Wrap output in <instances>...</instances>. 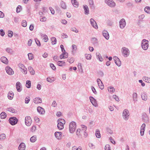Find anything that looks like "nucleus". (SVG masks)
<instances>
[{"mask_svg": "<svg viewBox=\"0 0 150 150\" xmlns=\"http://www.w3.org/2000/svg\"><path fill=\"white\" fill-rule=\"evenodd\" d=\"M76 128V123L72 122L70 123L69 125V131L71 133H73L75 131Z\"/></svg>", "mask_w": 150, "mask_h": 150, "instance_id": "1", "label": "nucleus"}, {"mask_svg": "<svg viewBox=\"0 0 150 150\" xmlns=\"http://www.w3.org/2000/svg\"><path fill=\"white\" fill-rule=\"evenodd\" d=\"M130 114L128 110L127 109H125L122 113V117L124 120H125L128 119L129 117Z\"/></svg>", "mask_w": 150, "mask_h": 150, "instance_id": "2", "label": "nucleus"}, {"mask_svg": "<svg viewBox=\"0 0 150 150\" xmlns=\"http://www.w3.org/2000/svg\"><path fill=\"white\" fill-rule=\"evenodd\" d=\"M148 41L145 39L142 40V49L144 50H146L148 47Z\"/></svg>", "mask_w": 150, "mask_h": 150, "instance_id": "3", "label": "nucleus"}, {"mask_svg": "<svg viewBox=\"0 0 150 150\" xmlns=\"http://www.w3.org/2000/svg\"><path fill=\"white\" fill-rule=\"evenodd\" d=\"M105 2L108 6L111 7H114L116 5L115 2L113 0H105Z\"/></svg>", "mask_w": 150, "mask_h": 150, "instance_id": "4", "label": "nucleus"}, {"mask_svg": "<svg viewBox=\"0 0 150 150\" xmlns=\"http://www.w3.org/2000/svg\"><path fill=\"white\" fill-rule=\"evenodd\" d=\"M18 66L21 69L22 72L23 74H27V69L23 64L19 63L18 64Z\"/></svg>", "mask_w": 150, "mask_h": 150, "instance_id": "5", "label": "nucleus"}, {"mask_svg": "<svg viewBox=\"0 0 150 150\" xmlns=\"http://www.w3.org/2000/svg\"><path fill=\"white\" fill-rule=\"evenodd\" d=\"M122 52L125 57H127L129 54V49L125 47H124L122 48Z\"/></svg>", "mask_w": 150, "mask_h": 150, "instance_id": "6", "label": "nucleus"}, {"mask_svg": "<svg viewBox=\"0 0 150 150\" xmlns=\"http://www.w3.org/2000/svg\"><path fill=\"white\" fill-rule=\"evenodd\" d=\"M18 121L17 119L15 117H11L9 120V122L12 125H15L16 124Z\"/></svg>", "mask_w": 150, "mask_h": 150, "instance_id": "7", "label": "nucleus"}, {"mask_svg": "<svg viewBox=\"0 0 150 150\" xmlns=\"http://www.w3.org/2000/svg\"><path fill=\"white\" fill-rule=\"evenodd\" d=\"M32 123V120L31 117L29 116H27L25 118V125L28 126H30Z\"/></svg>", "mask_w": 150, "mask_h": 150, "instance_id": "8", "label": "nucleus"}, {"mask_svg": "<svg viewBox=\"0 0 150 150\" xmlns=\"http://www.w3.org/2000/svg\"><path fill=\"white\" fill-rule=\"evenodd\" d=\"M119 26L121 29L124 28L126 25V22L124 18L121 19L119 21Z\"/></svg>", "mask_w": 150, "mask_h": 150, "instance_id": "9", "label": "nucleus"}, {"mask_svg": "<svg viewBox=\"0 0 150 150\" xmlns=\"http://www.w3.org/2000/svg\"><path fill=\"white\" fill-rule=\"evenodd\" d=\"M5 69L7 73L9 75H11L14 74L13 71L10 67L8 66L6 67Z\"/></svg>", "mask_w": 150, "mask_h": 150, "instance_id": "10", "label": "nucleus"}, {"mask_svg": "<svg viewBox=\"0 0 150 150\" xmlns=\"http://www.w3.org/2000/svg\"><path fill=\"white\" fill-rule=\"evenodd\" d=\"M89 99L93 106L96 107L98 106V104L97 103L96 100L93 97L90 96L89 97Z\"/></svg>", "mask_w": 150, "mask_h": 150, "instance_id": "11", "label": "nucleus"}, {"mask_svg": "<svg viewBox=\"0 0 150 150\" xmlns=\"http://www.w3.org/2000/svg\"><path fill=\"white\" fill-rule=\"evenodd\" d=\"M90 23L92 26H93L94 28L96 29H97L98 28L97 24L94 19L91 18L90 19Z\"/></svg>", "mask_w": 150, "mask_h": 150, "instance_id": "12", "label": "nucleus"}, {"mask_svg": "<svg viewBox=\"0 0 150 150\" xmlns=\"http://www.w3.org/2000/svg\"><path fill=\"white\" fill-rule=\"evenodd\" d=\"M146 125L145 123L142 124L141 126L140 130V133L141 136H143L144 135Z\"/></svg>", "mask_w": 150, "mask_h": 150, "instance_id": "13", "label": "nucleus"}, {"mask_svg": "<svg viewBox=\"0 0 150 150\" xmlns=\"http://www.w3.org/2000/svg\"><path fill=\"white\" fill-rule=\"evenodd\" d=\"M97 81L99 88L101 90L103 89L104 88V86L100 79H98Z\"/></svg>", "mask_w": 150, "mask_h": 150, "instance_id": "14", "label": "nucleus"}, {"mask_svg": "<svg viewBox=\"0 0 150 150\" xmlns=\"http://www.w3.org/2000/svg\"><path fill=\"white\" fill-rule=\"evenodd\" d=\"M113 59L115 61V62L116 65L118 67H120L121 65V62L120 59L116 56L113 57Z\"/></svg>", "mask_w": 150, "mask_h": 150, "instance_id": "15", "label": "nucleus"}, {"mask_svg": "<svg viewBox=\"0 0 150 150\" xmlns=\"http://www.w3.org/2000/svg\"><path fill=\"white\" fill-rule=\"evenodd\" d=\"M16 88L18 92H20L22 90V87L21 84L19 82H17L16 85Z\"/></svg>", "mask_w": 150, "mask_h": 150, "instance_id": "16", "label": "nucleus"}, {"mask_svg": "<svg viewBox=\"0 0 150 150\" xmlns=\"http://www.w3.org/2000/svg\"><path fill=\"white\" fill-rule=\"evenodd\" d=\"M68 54L66 52H62V54L60 55L59 58L61 59H66L68 58Z\"/></svg>", "mask_w": 150, "mask_h": 150, "instance_id": "17", "label": "nucleus"}, {"mask_svg": "<svg viewBox=\"0 0 150 150\" xmlns=\"http://www.w3.org/2000/svg\"><path fill=\"white\" fill-rule=\"evenodd\" d=\"M62 134L61 132H56L54 133V135L57 139H61Z\"/></svg>", "mask_w": 150, "mask_h": 150, "instance_id": "18", "label": "nucleus"}, {"mask_svg": "<svg viewBox=\"0 0 150 150\" xmlns=\"http://www.w3.org/2000/svg\"><path fill=\"white\" fill-rule=\"evenodd\" d=\"M37 110L38 112L41 114H44L45 112L44 109L40 106L37 107Z\"/></svg>", "mask_w": 150, "mask_h": 150, "instance_id": "19", "label": "nucleus"}, {"mask_svg": "<svg viewBox=\"0 0 150 150\" xmlns=\"http://www.w3.org/2000/svg\"><path fill=\"white\" fill-rule=\"evenodd\" d=\"M0 60L2 62L4 63L7 64L8 63V60L7 58L5 57H2L0 58Z\"/></svg>", "mask_w": 150, "mask_h": 150, "instance_id": "20", "label": "nucleus"}, {"mask_svg": "<svg viewBox=\"0 0 150 150\" xmlns=\"http://www.w3.org/2000/svg\"><path fill=\"white\" fill-rule=\"evenodd\" d=\"M71 3L73 6L76 8H78L79 6V3L76 0H71Z\"/></svg>", "mask_w": 150, "mask_h": 150, "instance_id": "21", "label": "nucleus"}, {"mask_svg": "<svg viewBox=\"0 0 150 150\" xmlns=\"http://www.w3.org/2000/svg\"><path fill=\"white\" fill-rule=\"evenodd\" d=\"M25 144L23 143H21L18 147L19 150H25Z\"/></svg>", "mask_w": 150, "mask_h": 150, "instance_id": "22", "label": "nucleus"}, {"mask_svg": "<svg viewBox=\"0 0 150 150\" xmlns=\"http://www.w3.org/2000/svg\"><path fill=\"white\" fill-rule=\"evenodd\" d=\"M13 96L14 93L12 91H10L8 93V97L9 99L12 100L13 98Z\"/></svg>", "mask_w": 150, "mask_h": 150, "instance_id": "23", "label": "nucleus"}, {"mask_svg": "<svg viewBox=\"0 0 150 150\" xmlns=\"http://www.w3.org/2000/svg\"><path fill=\"white\" fill-rule=\"evenodd\" d=\"M34 102L36 104L41 103L42 102V100L40 98H36L34 99Z\"/></svg>", "mask_w": 150, "mask_h": 150, "instance_id": "24", "label": "nucleus"}, {"mask_svg": "<svg viewBox=\"0 0 150 150\" xmlns=\"http://www.w3.org/2000/svg\"><path fill=\"white\" fill-rule=\"evenodd\" d=\"M83 8L85 11V14L86 15H88L89 13V8L87 5H83Z\"/></svg>", "mask_w": 150, "mask_h": 150, "instance_id": "25", "label": "nucleus"}, {"mask_svg": "<svg viewBox=\"0 0 150 150\" xmlns=\"http://www.w3.org/2000/svg\"><path fill=\"white\" fill-rule=\"evenodd\" d=\"M88 2L89 4L90 7L91 8H95V6L93 0H89Z\"/></svg>", "mask_w": 150, "mask_h": 150, "instance_id": "26", "label": "nucleus"}, {"mask_svg": "<svg viewBox=\"0 0 150 150\" xmlns=\"http://www.w3.org/2000/svg\"><path fill=\"white\" fill-rule=\"evenodd\" d=\"M102 34L104 38H109V34L108 32L105 30H104L102 32Z\"/></svg>", "mask_w": 150, "mask_h": 150, "instance_id": "27", "label": "nucleus"}, {"mask_svg": "<svg viewBox=\"0 0 150 150\" xmlns=\"http://www.w3.org/2000/svg\"><path fill=\"white\" fill-rule=\"evenodd\" d=\"M108 90L110 93H112L115 92V90L114 88L112 86H110L108 88Z\"/></svg>", "mask_w": 150, "mask_h": 150, "instance_id": "28", "label": "nucleus"}, {"mask_svg": "<svg viewBox=\"0 0 150 150\" xmlns=\"http://www.w3.org/2000/svg\"><path fill=\"white\" fill-rule=\"evenodd\" d=\"M55 80L54 77H49L47 78V81L49 82H52Z\"/></svg>", "mask_w": 150, "mask_h": 150, "instance_id": "29", "label": "nucleus"}, {"mask_svg": "<svg viewBox=\"0 0 150 150\" xmlns=\"http://www.w3.org/2000/svg\"><path fill=\"white\" fill-rule=\"evenodd\" d=\"M57 63L58 65L59 66L62 67L65 65V62L63 61H59Z\"/></svg>", "mask_w": 150, "mask_h": 150, "instance_id": "30", "label": "nucleus"}, {"mask_svg": "<svg viewBox=\"0 0 150 150\" xmlns=\"http://www.w3.org/2000/svg\"><path fill=\"white\" fill-rule=\"evenodd\" d=\"M83 132V131L81 130L80 129H78L76 132V135L78 137L81 135V133Z\"/></svg>", "mask_w": 150, "mask_h": 150, "instance_id": "31", "label": "nucleus"}, {"mask_svg": "<svg viewBox=\"0 0 150 150\" xmlns=\"http://www.w3.org/2000/svg\"><path fill=\"white\" fill-rule=\"evenodd\" d=\"M28 70L29 71L30 74L32 75H33L35 74V72L33 68L31 67H29L28 68Z\"/></svg>", "mask_w": 150, "mask_h": 150, "instance_id": "32", "label": "nucleus"}, {"mask_svg": "<svg viewBox=\"0 0 150 150\" xmlns=\"http://www.w3.org/2000/svg\"><path fill=\"white\" fill-rule=\"evenodd\" d=\"M57 126L58 129L60 130L64 128V124L62 123L58 122Z\"/></svg>", "mask_w": 150, "mask_h": 150, "instance_id": "33", "label": "nucleus"}, {"mask_svg": "<svg viewBox=\"0 0 150 150\" xmlns=\"http://www.w3.org/2000/svg\"><path fill=\"white\" fill-rule=\"evenodd\" d=\"M133 101L134 102L137 101V93H134L133 94Z\"/></svg>", "mask_w": 150, "mask_h": 150, "instance_id": "34", "label": "nucleus"}, {"mask_svg": "<svg viewBox=\"0 0 150 150\" xmlns=\"http://www.w3.org/2000/svg\"><path fill=\"white\" fill-rule=\"evenodd\" d=\"M60 5L62 8L64 9H66L67 8V6L66 5L65 3L64 2L62 1L61 2Z\"/></svg>", "mask_w": 150, "mask_h": 150, "instance_id": "35", "label": "nucleus"}, {"mask_svg": "<svg viewBox=\"0 0 150 150\" xmlns=\"http://www.w3.org/2000/svg\"><path fill=\"white\" fill-rule=\"evenodd\" d=\"M96 55L97 56V58L99 59L100 61L102 62L103 60V59L102 58L99 52L96 53Z\"/></svg>", "mask_w": 150, "mask_h": 150, "instance_id": "36", "label": "nucleus"}, {"mask_svg": "<svg viewBox=\"0 0 150 150\" xmlns=\"http://www.w3.org/2000/svg\"><path fill=\"white\" fill-rule=\"evenodd\" d=\"M143 79L146 82L148 83H150V78L149 77L146 76L143 77Z\"/></svg>", "mask_w": 150, "mask_h": 150, "instance_id": "37", "label": "nucleus"}, {"mask_svg": "<svg viewBox=\"0 0 150 150\" xmlns=\"http://www.w3.org/2000/svg\"><path fill=\"white\" fill-rule=\"evenodd\" d=\"M96 135L97 137L100 138L101 137V135L100 133V132L99 130L97 129L96 130Z\"/></svg>", "mask_w": 150, "mask_h": 150, "instance_id": "38", "label": "nucleus"}, {"mask_svg": "<svg viewBox=\"0 0 150 150\" xmlns=\"http://www.w3.org/2000/svg\"><path fill=\"white\" fill-rule=\"evenodd\" d=\"M30 140L31 142H35L36 140V136H32L30 138Z\"/></svg>", "mask_w": 150, "mask_h": 150, "instance_id": "39", "label": "nucleus"}, {"mask_svg": "<svg viewBox=\"0 0 150 150\" xmlns=\"http://www.w3.org/2000/svg\"><path fill=\"white\" fill-rule=\"evenodd\" d=\"M6 138V135L4 134H2L0 135V140H3Z\"/></svg>", "mask_w": 150, "mask_h": 150, "instance_id": "40", "label": "nucleus"}, {"mask_svg": "<svg viewBox=\"0 0 150 150\" xmlns=\"http://www.w3.org/2000/svg\"><path fill=\"white\" fill-rule=\"evenodd\" d=\"M31 82L29 80H27L26 81V86L28 88H30L31 87Z\"/></svg>", "mask_w": 150, "mask_h": 150, "instance_id": "41", "label": "nucleus"}, {"mask_svg": "<svg viewBox=\"0 0 150 150\" xmlns=\"http://www.w3.org/2000/svg\"><path fill=\"white\" fill-rule=\"evenodd\" d=\"M28 59L29 60H32L34 58V56L31 53H29L28 54Z\"/></svg>", "mask_w": 150, "mask_h": 150, "instance_id": "42", "label": "nucleus"}, {"mask_svg": "<svg viewBox=\"0 0 150 150\" xmlns=\"http://www.w3.org/2000/svg\"><path fill=\"white\" fill-rule=\"evenodd\" d=\"M143 119L144 120L145 122H147L149 121L148 117L146 114L144 115V117H143Z\"/></svg>", "mask_w": 150, "mask_h": 150, "instance_id": "43", "label": "nucleus"}, {"mask_svg": "<svg viewBox=\"0 0 150 150\" xmlns=\"http://www.w3.org/2000/svg\"><path fill=\"white\" fill-rule=\"evenodd\" d=\"M0 117L2 119H4L6 117V114L5 112H2L0 114Z\"/></svg>", "mask_w": 150, "mask_h": 150, "instance_id": "44", "label": "nucleus"}, {"mask_svg": "<svg viewBox=\"0 0 150 150\" xmlns=\"http://www.w3.org/2000/svg\"><path fill=\"white\" fill-rule=\"evenodd\" d=\"M142 98L143 100H146L147 99V96L146 94L143 93L142 95Z\"/></svg>", "mask_w": 150, "mask_h": 150, "instance_id": "45", "label": "nucleus"}, {"mask_svg": "<svg viewBox=\"0 0 150 150\" xmlns=\"http://www.w3.org/2000/svg\"><path fill=\"white\" fill-rule=\"evenodd\" d=\"M145 11L148 13H150V7H146L144 8Z\"/></svg>", "mask_w": 150, "mask_h": 150, "instance_id": "46", "label": "nucleus"}, {"mask_svg": "<svg viewBox=\"0 0 150 150\" xmlns=\"http://www.w3.org/2000/svg\"><path fill=\"white\" fill-rule=\"evenodd\" d=\"M7 110L11 112L12 113H14L15 112V110H14L13 108H7Z\"/></svg>", "mask_w": 150, "mask_h": 150, "instance_id": "47", "label": "nucleus"}, {"mask_svg": "<svg viewBox=\"0 0 150 150\" xmlns=\"http://www.w3.org/2000/svg\"><path fill=\"white\" fill-rule=\"evenodd\" d=\"M58 122L59 123H62L63 124H65V120L62 119H59L58 120Z\"/></svg>", "mask_w": 150, "mask_h": 150, "instance_id": "48", "label": "nucleus"}, {"mask_svg": "<svg viewBox=\"0 0 150 150\" xmlns=\"http://www.w3.org/2000/svg\"><path fill=\"white\" fill-rule=\"evenodd\" d=\"M6 51L7 52L10 54H12L13 53V51L12 49L9 48H6Z\"/></svg>", "mask_w": 150, "mask_h": 150, "instance_id": "49", "label": "nucleus"}, {"mask_svg": "<svg viewBox=\"0 0 150 150\" xmlns=\"http://www.w3.org/2000/svg\"><path fill=\"white\" fill-rule=\"evenodd\" d=\"M13 32L12 31L9 30L8 31V36L9 37H11L13 35Z\"/></svg>", "mask_w": 150, "mask_h": 150, "instance_id": "50", "label": "nucleus"}, {"mask_svg": "<svg viewBox=\"0 0 150 150\" xmlns=\"http://www.w3.org/2000/svg\"><path fill=\"white\" fill-rule=\"evenodd\" d=\"M22 25L23 27H25L27 25L26 21L25 20H23L22 22Z\"/></svg>", "mask_w": 150, "mask_h": 150, "instance_id": "51", "label": "nucleus"}, {"mask_svg": "<svg viewBox=\"0 0 150 150\" xmlns=\"http://www.w3.org/2000/svg\"><path fill=\"white\" fill-rule=\"evenodd\" d=\"M71 31L75 32V33H76L78 32V30H77L76 28L75 27H72V28H71Z\"/></svg>", "mask_w": 150, "mask_h": 150, "instance_id": "52", "label": "nucleus"}, {"mask_svg": "<svg viewBox=\"0 0 150 150\" xmlns=\"http://www.w3.org/2000/svg\"><path fill=\"white\" fill-rule=\"evenodd\" d=\"M85 57L87 59L90 60L91 59V55L90 54H86Z\"/></svg>", "mask_w": 150, "mask_h": 150, "instance_id": "53", "label": "nucleus"}, {"mask_svg": "<svg viewBox=\"0 0 150 150\" xmlns=\"http://www.w3.org/2000/svg\"><path fill=\"white\" fill-rule=\"evenodd\" d=\"M92 43L95 44L97 43V40L96 38H92L91 40Z\"/></svg>", "mask_w": 150, "mask_h": 150, "instance_id": "54", "label": "nucleus"}, {"mask_svg": "<svg viewBox=\"0 0 150 150\" xmlns=\"http://www.w3.org/2000/svg\"><path fill=\"white\" fill-rule=\"evenodd\" d=\"M81 127L82 129V131L83 132V131H86L87 129V127L86 126L83 125H81Z\"/></svg>", "mask_w": 150, "mask_h": 150, "instance_id": "55", "label": "nucleus"}, {"mask_svg": "<svg viewBox=\"0 0 150 150\" xmlns=\"http://www.w3.org/2000/svg\"><path fill=\"white\" fill-rule=\"evenodd\" d=\"M74 59L71 58L70 59H67V61H68L71 64L73 63L74 61Z\"/></svg>", "mask_w": 150, "mask_h": 150, "instance_id": "56", "label": "nucleus"}, {"mask_svg": "<svg viewBox=\"0 0 150 150\" xmlns=\"http://www.w3.org/2000/svg\"><path fill=\"white\" fill-rule=\"evenodd\" d=\"M105 150H110V146L109 144H106L105 145Z\"/></svg>", "mask_w": 150, "mask_h": 150, "instance_id": "57", "label": "nucleus"}, {"mask_svg": "<svg viewBox=\"0 0 150 150\" xmlns=\"http://www.w3.org/2000/svg\"><path fill=\"white\" fill-rule=\"evenodd\" d=\"M46 18L45 17H44L42 18H41L40 19V21L41 22H44L46 21Z\"/></svg>", "mask_w": 150, "mask_h": 150, "instance_id": "58", "label": "nucleus"}, {"mask_svg": "<svg viewBox=\"0 0 150 150\" xmlns=\"http://www.w3.org/2000/svg\"><path fill=\"white\" fill-rule=\"evenodd\" d=\"M112 97L114 98L116 101H118L119 100V99L118 97L115 95H113Z\"/></svg>", "mask_w": 150, "mask_h": 150, "instance_id": "59", "label": "nucleus"}, {"mask_svg": "<svg viewBox=\"0 0 150 150\" xmlns=\"http://www.w3.org/2000/svg\"><path fill=\"white\" fill-rule=\"evenodd\" d=\"M36 129V126H33L31 128V131L33 132H35Z\"/></svg>", "mask_w": 150, "mask_h": 150, "instance_id": "60", "label": "nucleus"}, {"mask_svg": "<svg viewBox=\"0 0 150 150\" xmlns=\"http://www.w3.org/2000/svg\"><path fill=\"white\" fill-rule=\"evenodd\" d=\"M21 8V7L20 6H18L16 8V12L17 13H19L20 11V8Z\"/></svg>", "mask_w": 150, "mask_h": 150, "instance_id": "61", "label": "nucleus"}, {"mask_svg": "<svg viewBox=\"0 0 150 150\" xmlns=\"http://www.w3.org/2000/svg\"><path fill=\"white\" fill-rule=\"evenodd\" d=\"M145 17V16L144 14H142L139 16V18L140 20H142Z\"/></svg>", "mask_w": 150, "mask_h": 150, "instance_id": "62", "label": "nucleus"}, {"mask_svg": "<svg viewBox=\"0 0 150 150\" xmlns=\"http://www.w3.org/2000/svg\"><path fill=\"white\" fill-rule=\"evenodd\" d=\"M50 66L53 69V70H55L56 69L55 67L54 66V65L53 64H50Z\"/></svg>", "mask_w": 150, "mask_h": 150, "instance_id": "63", "label": "nucleus"}, {"mask_svg": "<svg viewBox=\"0 0 150 150\" xmlns=\"http://www.w3.org/2000/svg\"><path fill=\"white\" fill-rule=\"evenodd\" d=\"M61 22L63 24H66L67 23V22L66 20L63 19L61 21Z\"/></svg>", "mask_w": 150, "mask_h": 150, "instance_id": "64", "label": "nucleus"}]
</instances>
